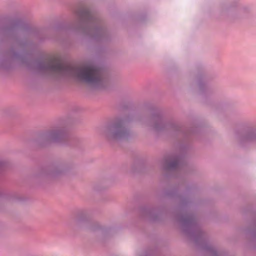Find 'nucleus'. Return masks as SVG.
I'll return each mask as SVG.
<instances>
[{"mask_svg": "<svg viewBox=\"0 0 256 256\" xmlns=\"http://www.w3.org/2000/svg\"><path fill=\"white\" fill-rule=\"evenodd\" d=\"M45 68L54 72L68 74L86 82L96 86L103 82L101 71L92 64L74 66L64 62L57 55L50 56Z\"/></svg>", "mask_w": 256, "mask_h": 256, "instance_id": "nucleus-1", "label": "nucleus"}, {"mask_svg": "<svg viewBox=\"0 0 256 256\" xmlns=\"http://www.w3.org/2000/svg\"><path fill=\"white\" fill-rule=\"evenodd\" d=\"M126 134V132L124 128L122 126H118L112 136L115 138H119L124 137Z\"/></svg>", "mask_w": 256, "mask_h": 256, "instance_id": "nucleus-2", "label": "nucleus"}, {"mask_svg": "<svg viewBox=\"0 0 256 256\" xmlns=\"http://www.w3.org/2000/svg\"><path fill=\"white\" fill-rule=\"evenodd\" d=\"M88 12L87 11L84 12L83 14H82V15L84 16H88Z\"/></svg>", "mask_w": 256, "mask_h": 256, "instance_id": "nucleus-3", "label": "nucleus"}, {"mask_svg": "<svg viewBox=\"0 0 256 256\" xmlns=\"http://www.w3.org/2000/svg\"><path fill=\"white\" fill-rule=\"evenodd\" d=\"M176 163H172L171 164H170V166H172V167H173V166H174L176 165Z\"/></svg>", "mask_w": 256, "mask_h": 256, "instance_id": "nucleus-4", "label": "nucleus"}, {"mask_svg": "<svg viewBox=\"0 0 256 256\" xmlns=\"http://www.w3.org/2000/svg\"><path fill=\"white\" fill-rule=\"evenodd\" d=\"M56 136V134H51V136H52V137H54Z\"/></svg>", "mask_w": 256, "mask_h": 256, "instance_id": "nucleus-5", "label": "nucleus"}]
</instances>
